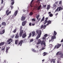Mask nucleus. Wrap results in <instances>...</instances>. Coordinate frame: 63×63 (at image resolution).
Returning a JSON list of instances; mask_svg holds the SVG:
<instances>
[{
  "mask_svg": "<svg viewBox=\"0 0 63 63\" xmlns=\"http://www.w3.org/2000/svg\"><path fill=\"white\" fill-rule=\"evenodd\" d=\"M39 16H40V15H37L36 17L37 20H38V18H39Z\"/></svg>",
  "mask_w": 63,
  "mask_h": 63,
  "instance_id": "obj_33",
  "label": "nucleus"
},
{
  "mask_svg": "<svg viewBox=\"0 0 63 63\" xmlns=\"http://www.w3.org/2000/svg\"><path fill=\"white\" fill-rule=\"evenodd\" d=\"M25 17L24 16H23L21 18V20L22 21H23V20H24L25 19Z\"/></svg>",
  "mask_w": 63,
  "mask_h": 63,
  "instance_id": "obj_11",
  "label": "nucleus"
},
{
  "mask_svg": "<svg viewBox=\"0 0 63 63\" xmlns=\"http://www.w3.org/2000/svg\"><path fill=\"white\" fill-rule=\"evenodd\" d=\"M17 42H18V40H16L15 41V44L16 45L17 44Z\"/></svg>",
  "mask_w": 63,
  "mask_h": 63,
  "instance_id": "obj_29",
  "label": "nucleus"
},
{
  "mask_svg": "<svg viewBox=\"0 0 63 63\" xmlns=\"http://www.w3.org/2000/svg\"><path fill=\"white\" fill-rule=\"evenodd\" d=\"M4 2V0H1V4H3V2Z\"/></svg>",
  "mask_w": 63,
  "mask_h": 63,
  "instance_id": "obj_45",
  "label": "nucleus"
},
{
  "mask_svg": "<svg viewBox=\"0 0 63 63\" xmlns=\"http://www.w3.org/2000/svg\"><path fill=\"white\" fill-rule=\"evenodd\" d=\"M6 23L5 22H3L1 24V25H4V26H5L6 24Z\"/></svg>",
  "mask_w": 63,
  "mask_h": 63,
  "instance_id": "obj_22",
  "label": "nucleus"
},
{
  "mask_svg": "<svg viewBox=\"0 0 63 63\" xmlns=\"http://www.w3.org/2000/svg\"><path fill=\"white\" fill-rule=\"evenodd\" d=\"M22 43H23V40H21L20 41L19 43H18V45L20 46H21V45L22 44Z\"/></svg>",
  "mask_w": 63,
  "mask_h": 63,
  "instance_id": "obj_7",
  "label": "nucleus"
},
{
  "mask_svg": "<svg viewBox=\"0 0 63 63\" xmlns=\"http://www.w3.org/2000/svg\"><path fill=\"white\" fill-rule=\"evenodd\" d=\"M62 9H63L61 7H59V11H60L61 10H62Z\"/></svg>",
  "mask_w": 63,
  "mask_h": 63,
  "instance_id": "obj_25",
  "label": "nucleus"
},
{
  "mask_svg": "<svg viewBox=\"0 0 63 63\" xmlns=\"http://www.w3.org/2000/svg\"><path fill=\"white\" fill-rule=\"evenodd\" d=\"M62 0H61L59 1V5H61L62 3Z\"/></svg>",
  "mask_w": 63,
  "mask_h": 63,
  "instance_id": "obj_31",
  "label": "nucleus"
},
{
  "mask_svg": "<svg viewBox=\"0 0 63 63\" xmlns=\"http://www.w3.org/2000/svg\"><path fill=\"white\" fill-rule=\"evenodd\" d=\"M55 4H58V2H55Z\"/></svg>",
  "mask_w": 63,
  "mask_h": 63,
  "instance_id": "obj_64",
  "label": "nucleus"
},
{
  "mask_svg": "<svg viewBox=\"0 0 63 63\" xmlns=\"http://www.w3.org/2000/svg\"><path fill=\"white\" fill-rule=\"evenodd\" d=\"M46 25H45L44 26H43V28L44 29H45L46 28Z\"/></svg>",
  "mask_w": 63,
  "mask_h": 63,
  "instance_id": "obj_44",
  "label": "nucleus"
},
{
  "mask_svg": "<svg viewBox=\"0 0 63 63\" xmlns=\"http://www.w3.org/2000/svg\"><path fill=\"white\" fill-rule=\"evenodd\" d=\"M49 16L50 17H52L53 16V15L52 14H50L49 15Z\"/></svg>",
  "mask_w": 63,
  "mask_h": 63,
  "instance_id": "obj_42",
  "label": "nucleus"
},
{
  "mask_svg": "<svg viewBox=\"0 0 63 63\" xmlns=\"http://www.w3.org/2000/svg\"><path fill=\"white\" fill-rule=\"evenodd\" d=\"M52 47V45L50 44L49 45V47L50 48H51V47Z\"/></svg>",
  "mask_w": 63,
  "mask_h": 63,
  "instance_id": "obj_37",
  "label": "nucleus"
},
{
  "mask_svg": "<svg viewBox=\"0 0 63 63\" xmlns=\"http://www.w3.org/2000/svg\"><path fill=\"white\" fill-rule=\"evenodd\" d=\"M48 35H47V34H45L44 36V37H43V40H45L46 39V38L47 36Z\"/></svg>",
  "mask_w": 63,
  "mask_h": 63,
  "instance_id": "obj_8",
  "label": "nucleus"
},
{
  "mask_svg": "<svg viewBox=\"0 0 63 63\" xmlns=\"http://www.w3.org/2000/svg\"><path fill=\"white\" fill-rule=\"evenodd\" d=\"M61 46V45L60 44H57V45L55 46L54 48L53 49L54 50V49H55V48H56L57 49H58V48H59Z\"/></svg>",
  "mask_w": 63,
  "mask_h": 63,
  "instance_id": "obj_3",
  "label": "nucleus"
},
{
  "mask_svg": "<svg viewBox=\"0 0 63 63\" xmlns=\"http://www.w3.org/2000/svg\"><path fill=\"white\" fill-rule=\"evenodd\" d=\"M32 37L34 36L35 34V31L32 32Z\"/></svg>",
  "mask_w": 63,
  "mask_h": 63,
  "instance_id": "obj_21",
  "label": "nucleus"
},
{
  "mask_svg": "<svg viewBox=\"0 0 63 63\" xmlns=\"http://www.w3.org/2000/svg\"><path fill=\"white\" fill-rule=\"evenodd\" d=\"M10 7H11V10H12V9H13V8H14V7L12 5H11Z\"/></svg>",
  "mask_w": 63,
  "mask_h": 63,
  "instance_id": "obj_41",
  "label": "nucleus"
},
{
  "mask_svg": "<svg viewBox=\"0 0 63 63\" xmlns=\"http://www.w3.org/2000/svg\"><path fill=\"white\" fill-rule=\"evenodd\" d=\"M14 37H15V36L13 35V36H12L11 38H14Z\"/></svg>",
  "mask_w": 63,
  "mask_h": 63,
  "instance_id": "obj_57",
  "label": "nucleus"
},
{
  "mask_svg": "<svg viewBox=\"0 0 63 63\" xmlns=\"http://www.w3.org/2000/svg\"><path fill=\"white\" fill-rule=\"evenodd\" d=\"M4 44L5 42H1L0 43V46H2L4 45Z\"/></svg>",
  "mask_w": 63,
  "mask_h": 63,
  "instance_id": "obj_18",
  "label": "nucleus"
},
{
  "mask_svg": "<svg viewBox=\"0 0 63 63\" xmlns=\"http://www.w3.org/2000/svg\"><path fill=\"white\" fill-rule=\"evenodd\" d=\"M63 54L61 52H59V54H60H60Z\"/></svg>",
  "mask_w": 63,
  "mask_h": 63,
  "instance_id": "obj_46",
  "label": "nucleus"
},
{
  "mask_svg": "<svg viewBox=\"0 0 63 63\" xmlns=\"http://www.w3.org/2000/svg\"><path fill=\"white\" fill-rule=\"evenodd\" d=\"M43 26H44L42 25L41 27V29H42V28H43Z\"/></svg>",
  "mask_w": 63,
  "mask_h": 63,
  "instance_id": "obj_43",
  "label": "nucleus"
},
{
  "mask_svg": "<svg viewBox=\"0 0 63 63\" xmlns=\"http://www.w3.org/2000/svg\"><path fill=\"white\" fill-rule=\"evenodd\" d=\"M44 18H45V17H43L42 19V20H44Z\"/></svg>",
  "mask_w": 63,
  "mask_h": 63,
  "instance_id": "obj_51",
  "label": "nucleus"
},
{
  "mask_svg": "<svg viewBox=\"0 0 63 63\" xmlns=\"http://www.w3.org/2000/svg\"><path fill=\"white\" fill-rule=\"evenodd\" d=\"M36 32L37 33L38 35L36 37V40H38L39 38H40L41 36V35L42 34V31L41 30L37 31Z\"/></svg>",
  "mask_w": 63,
  "mask_h": 63,
  "instance_id": "obj_1",
  "label": "nucleus"
},
{
  "mask_svg": "<svg viewBox=\"0 0 63 63\" xmlns=\"http://www.w3.org/2000/svg\"><path fill=\"white\" fill-rule=\"evenodd\" d=\"M11 13V11L9 10H7L6 11V14L7 16H8L9 14H10Z\"/></svg>",
  "mask_w": 63,
  "mask_h": 63,
  "instance_id": "obj_4",
  "label": "nucleus"
},
{
  "mask_svg": "<svg viewBox=\"0 0 63 63\" xmlns=\"http://www.w3.org/2000/svg\"><path fill=\"white\" fill-rule=\"evenodd\" d=\"M19 37V35H18L17 34L15 36V38L16 39H17V38H18Z\"/></svg>",
  "mask_w": 63,
  "mask_h": 63,
  "instance_id": "obj_20",
  "label": "nucleus"
},
{
  "mask_svg": "<svg viewBox=\"0 0 63 63\" xmlns=\"http://www.w3.org/2000/svg\"><path fill=\"white\" fill-rule=\"evenodd\" d=\"M58 9L57 8L56 9V10L55 11V12H57L58 11Z\"/></svg>",
  "mask_w": 63,
  "mask_h": 63,
  "instance_id": "obj_54",
  "label": "nucleus"
},
{
  "mask_svg": "<svg viewBox=\"0 0 63 63\" xmlns=\"http://www.w3.org/2000/svg\"><path fill=\"white\" fill-rule=\"evenodd\" d=\"M32 36V33H30L29 35V36L28 37V38H29L31 37V36Z\"/></svg>",
  "mask_w": 63,
  "mask_h": 63,
  "instance_id": "obj_26",
  "label": "nucleus"
},
{
  "mask_svg": "<svg viewBox=\"0 0 63 63\" xmlns=\"http://www.w3.org/2000/svg\"><path fill=\"white\" fill-rule=\"evenodd\" d=\"M32 24V23H30L29 24V25L31 26V25Z\"/></svg>",
  "mask_w": 63,
  "mask_h": 63,
  "instance_id": "obj_52",
  "label": "nucleus"
},
{
  "mask_svg": "<svg viewBox=\"0 0 63 63\" xmlns=\"http://www.w3.org/2000/svg\"><path fill=\"white\" fill-rule=\"evenodd\" d=\"M13 16H11L10 18L11 19H13V18H14V17H13Z\"/></svg>",
  "mask_w": 63,
  "mask_h": 63,
  "instance_id": "obj_35",
  "label": "nucleus"
},
{
  "mask_svg": "<svg viewBox=\"0 0 63 63\" xmlns=\"http://www.w3.org/2000/svg\"><path fill=\"white\" fill-rule=\"evenodd\" d=\"M3 33L2 32H1L0 33V34H3Z\"/></svg>",
  "mask_w": 63,
  "mask_h": 63,
  "instance_id": "obj_56",
  "label": "nucleus"
},
{
  "mask_svg": "<svg viewBox=\"0 0 63 63\" xmlns=\"http://www.w3.org/2000/svg\"><path fill=\"white\" fill-rule=\"evenodd\" d=\"M5 49V47L1 49L2 50H4Z\"/></svg>",
  "mask_w": 63,
  "mask_h": 63,
  "instance_id": "obj_55",
  "label": "nucleus"
},
{
  "mask_svg": "<svg viewBox=\"0 0 63 63\" xmlns=\"http://www.w3.org/2000/svg\"><path fill=\"white\" fill-rule=\"evenodd\" d=\"M40 19H41V18H39L38 19V22L40 20Z\"/></svg>",
  "mask_w": 63,
  "mask_h": 63,
  "instance_id": "obj_58",
  "label": "nucleus"
},
{
  "mask_svg": "<svg viewBox=\"0 0 63 63\" xmlns=\"http://www.w3.org/2000/svg\"><path fill=\"white\" fill-rule=\"evenodd\" d=\"M55 60L54 59H51L50 60V63H55Z\"/></svg>",
  "mask_w": 63,
  "mask_h": 63,
  "instance_id": "obj_9",
  "label": "nucleus"
},
{
  "mask_svg": "<svg viewBox=\"0 0 63 63\" xmlns=\"http://www.w3.org/2000/svg\"><path fill=\"white\" fill-rule=\"evenodd\" d=\"M26 23V21H24L23 22H22V26H24Z\"/></svg>",
  "mask_w": 63,
  "mask_h": 63,
  "instance_id": "obj_12",
  "label": "nucleus"
},
{
  "mask_svg": "<svg viewBox=\"0 0 63 63\" xmlns=\"http://www.w3.org/2000/svg\"><path fill=\"white\" fill-rule=\"evenodd\" d=\"M49 8H50V5H48L47 6V10H49Z\"/></svg>",
  "mask_w": 63,
  "mask_h": 63,
  "instance_id": "obj_27",
  "label": "nucleus"
},
{
  "mask_svg": "<svg viewBox=\"0 0 63 63\" xmlns=\"http://www.w3.org/2000/svg\"><path fill=\"white\" fill-rule=\"evenodd\" d=\"M10 41H11V42H12L13 41V40H12V39L10 38L7 40V42H9Z\"/></svg>",
  "mask_w": 63,
  "mask_h": 63,
  "instance_id": "obj_13",
  "label": "nucleus"
},
{
  "mask_svg": "<svg viewBox=\"0 0 63 63\" xmlns=\"http://www.w3.org/2000/svg\"><path fill=\"white\" fill-rule=\"evenodd\" d=\"M47 20H45V23H44V24H45L46 23H47Z\"/></svg>",
  "mask_w": 63,
  "mask_h": 63,
  "instance_id": "obj_38",
  "label": "nucleus"
},
{
  "mask_svg": "<svg viewBox=\"0 0 63 63\" xmlns=\"http://www.w3.org/2000/svg\"><path fill=\"white\" fill-rule=\"evenodd\" d=\"M32 51L33 52H35V53L37 52V51H36V50H35L33 48H32Z\"/></svg>",
  "mask_w": 63,
  "mask_h": 63,
  "instance_id": "obj_23",
  "label": "nucleus"
},
{
  "mask_svg": "<svg viewBox=\"0 0 63 63\" xmlns=\"http://www.w3.org/2000/svg\"><path fill=\"white\" fill-rule=\"evenodd\" d=\"M44 55H43V56H45V55H47V53L46 52H44Z\"/></svg>",
  "mask_w": 63,
  "mask_h": 63,
  "instance_id": "obj_40",
  "label": "nucleus"
},
{
  "mask_svg": "<svg viewBox=\"0 0 63 63\" xmlns=\"http://www.w3.org/2000/svg\"><path fill=\"white\" fill-rule=\"evenodd\" d=\"M42 62H44L45 61V59H43V60H42Z\"/></svg>",
  "mask_w": 63,
  "mask_h": 63,
  "instance_id": "obj_62",
  "label": "nucleus"
},
{
  "mask_svg": "<svg viewBox=\"0 0 63 63\" xmlns=\"http://www.w3.org/2000/svg\"><path fill=\"white\" fill-rule=\"evenodd\" d=\"M34 1V0H32L31 3V7H32V6L31 5L32 4V2H33V1Z\"/></svg>",
  "mask_w": 63,
  "mask_h": 63,
  "instance_id": "obj_28",
  "label": "nucleus"
},
{
  "mask_svg": "<svg viewBox=\"0 0 63 63\" xmlns=\"http://www.w3.org/2000/svg\"><path fill=\"white\" fill-rule=\"evenodd\" d=\"M11 42H9V43H8V44L9 45V44H11Z\"/></svg>",
  "mask_w": 63,
  "mask_h": 63,
  "instance_id": "obj_60",
  "label": "nucleus"
},
{
  "mask_svg": "<svg viewBox=\"0 0 63 63\" xmlns=\"http://www.w3.org/2000/svg\"><path fill=\"white\" fill-rule=\"evenodd\" d=\"M54 36L52 37L50 39V40L49 41V42H53V41H54V39H55L56 38V37L55 36H56V35L57 33H56V32L55 31H54Z\"/></svg>",
  "mask_w": 63,
  "mask_h": 63,
  "instance_id": "obj_2",
  "label": "nucleus"
},
{
  "mask_svg": "<svg viewBox=\"0 0 63 63\" xmlns=\"http://www.w3.org/2000/svg\"><path fill=\"white\" fill-rule=\"evenodd\" d=\"M48 19V17H47L46 18V20H47Z\"/></svg>",
  "mask_w": 63,
  "mask_h": 63,
  "instance_id": "obj_63",
  "label": "nucleus"
},
{
  "mask_svg": "<svg viewBox=\"0 0 63 63\" xmlns=\"http://www.w3.org/2000/svg\"><path fill=\"white\" fill-rule=\"evenodd\" d=\"M2 32L3 34H4V33H5V30H3L2 31Z\"/></svg>",
  "mask_w": 63,
  "mask_h": 63,
  "instance_id": "obj_48",
  "label": "nucleus"
},
{
  "mask_svg": "<svg viewBox=\"0 0 63 63\" xmlns=\"http://www.w3.org/2000/svg\"><path fill=\"white\" fill-rule=\"evenodd\" d=\"M37 3H40V1L39 0H38L37 1Z\"/></svg>",
  "mask_w": 63,
  "mask_h": 63,
  "instance_id": "obj_50",
  "label": "nucleus"
},
{
  "mask_svg": "<svg viewBox=\"0 0 63 63\" xmlns=\"http://www.w3.org/2000/svg\"><path fill=\"white\" fill-rule=\"evenodd\" d=\"M56 7H57V6H56V5L55 4V3L54 4V5H53V8L54 9H55V8H56Z\"/></svg>",
  "mask_w": 63,
  "mask_h": 63,
  "instance_id": "obj_24",
  "label": "nucleus"
},
{
  "mask_svg": "<svg viewBox=\"0 0 63 63\" xmlns=\"http://www.w3.org/2000/svg\"><path fill=\"white\" fill-rule=\"evenodd\" d=\"M58 58L59 60V61H60V60H61V58L60 57H58Z\"/></svg>",
  "mask_w": 63,
  "mask_h": 63,
  "instance_id": "obj_39",
  "label": "nucleus"
},
{
  "mask_svg": "<svg viewBox=\"0 0 63 63\" xmlns=\"http://www.w3.org/2000/svg\"><path fill=\"white\" fill-rule=\"evenodd\" d=\"M43 40L42 41L41 43V45H44V46H46V43H45V41H46V40H44V39H43Z\"/></svg>",
  "mask_w": 63,
  "mask_h": 63,
  "instance_id": "obj_5",
  "label": "nucleus"
},
{
  "mask_svg": "<svg viewBox=\"0 0 63 63\" xmlns=\"http://www.w3.org/2000/svg\"><path fill=\"white\" fill-rule=\"evenodd\" d=\"M16 30L15 29L14 31H13V32L14 33H16Z\"/></svg>",
  "mask_w": 63,
  "mask_h": 63,
  "instance_id": "obj_49",
  "label": "nucleus"
},
{
  "mask_svg": "<svg viewBox=\"0 0 63 63\" xmlns=\"http://www.w3.org/2000/svg\"><path fill=\"white\" fill-rule=\"evenodd\" d=\"M63 42V39L61 41V42Z\"/></svg>",
  "mask_w": 63,
  "mask_h": 63,
  "instance_id": "obj_61",
  "label": "nucleus"
},
{
  "mask_svg": "<svg viewBox=\"0 0 63 63\" xmlns=\"http://www.w3.org/2000/svg\"><path fill=\"white\" fill-rule=\"evenodd\" d=\"M17 10L15 11L14 12V15L15 16H16L17 15Z\"/></svg>",
  "mask_w": 63,
  "mask_h": 63,
  "instance_id": "obj_15",
  "label": "nucleus"
},
{
  "mask_svg": "<svg viewBox=\"0 0 63 63\" xmlns=\"http://www.w3.org/2000/svg\"><path fill=\"white\" fill-rule=\"evenodd\" d=\"M59 54V52H58L57 53H56V55H58V54Z\"/></svg>",
  "mask_w": 63,
  "mask_h": 63,
  "instance_id": "obj_53",
  "label": "nucleus"
},
{
  "mask_svg": "<svg viewBox=\"0 0 63 63\" xmlns=\"http://www.w3.org/2000/svg\"><path fill=\"white\" fill-rule=\"evenodd\" d=\"M46 7H47V5H43V7L44 8H46Z\"/></svg>",
  "mask_w": 63,
  "mask_h": 63,
  "instance_id": "obj_36",
  "label": "nucleus"
},
{
  "mask_svg": "<svg viewBox=\"0 0 63 63\" xmlns=\"http://www.w3.org/2000/svg\"><path fill=\"white\" fill-rule=\"evenodd\" d=\"M9 48H10V47H8L7 48L6 51V53H8V50H9Z\"/></svg>",
  "mask_w": 63,
  "mask_h": 63,
  "instance_id": "obj_16",
  "label": "nucleus"
},
{
  "mask_svg": "<svg viewBox=\"0 0 63 63\" xmlns=\"http://www.w3.org/2000/svg\"><path fill=\"white\" fill-rule=\"evenodd\" d=\"M23 12H25V10H22Z\"/></svg>",
  "mask_w": 63,
  "mask_h": 63,
  "instance_id": "obj_59",
  "label": "nucleus"
},
{
  "mask_svg": "<svg viewBox=\"0 0 63 63\" xmlns=\"http://www.w3.org/2000/svg\"><path fill=\"white\" fill-rule=\"evenodd\" d=\"M51 21L50 20H49L47 22V24L46 25V26H47V25H48V24H51Z\"/></svg>",
  "mask_w": 63,
  "mask_h": 63,
  "instance_id": "obj_17",
  "label": "nucleus"
},
{
  "mask_svg": "<svg viewBox=\"0 0 63 63\" xmlns=\"http://www.w3.org/2000/svg\"><path fill=\"white\" fill-rule=\"evenodd\" d=\"M41 40L40 39H39L38 41V42L37 43V45H39V44H40V43H41Z\"/></svg>",
  "mask_w": 63,
  "mask_h": 63,
  "instance_id": "obj_19",
  "label": "nucleus"
},
{
  "mask_svg": "<svg viewBox=\"0 0 63 63\" xmlns=\"http://www.w3.org/2000/svg\"><path fill=\"white\" fill-rule=\"evenodd\" d=\"M60 57L61 58H63V54H61V55H60Z\"/></svg>",
  "mask_w": 63,
  "mask_h": 63,
  "instance_id": "obj_30",
  "label": "nucleus"
},
{
  "mask_svg": "<svg viewBox=\"0 0 63 63\" xmlns=\"http://www.w3.org/2000/svg\"><path fill=\"white\" fill-rule=\"evenodd\" d=\"M25 37H26V33H23V35L22 36V37L23 38H24Z\"/></svg>",
  "mask_w": 63,
  "mask_h": 63,
  "instance_id": "obj_14",
  "label": "nucleus"
},
{
  "mask_svg": "<svg viewBox=\"0 0 63 63\" xmlns=\"http://www.w3.org/2000/svg\"><path fill=\"white\" fill-rule=\"evenodd\" d=\"M23 30H20V32L19 33V35L20 36H22V35L23 34Z\"/></svg>",
  "mask_w": 63,
  "mask_h": 63,
  "instance_id": "obj_10",
  "label": "nucleus"
},
{
  "mask_svg": "<svg viewBox=\"0 0 63 63\" xmlns=\"http://www.w3.org/2000/svg\"><path fill=\"white\" fill-rule=\"evenodd\" d=\"M33 41H34V39H31L30 42H33Z\"/></svg>",
  "mask_w": 63,
  "mask_h": 63,
  "instance_id": "obj_34",
  "label": "nucleus"
},
{
  "mask_svg": "<svg viewBox=\"0 0 63 63\" xmlns=\"http://www.w3.org/2000/svg\"><path fill=\"white\" fill-rule=\"evenodd\" d=\"M33 15V13L32 12H31L30 14V16H31Z\"/></svg>",
  "mask_w": 63,
  "mask_h": 63,
  "instance_id": "obj_47",
  "label": "nucleus"
},
{
  "mask_svg": "<svg viewBox=\"0 0 63 63\" xmlns=\"http://www.w3.org/2000/svg\"><path fill=\"white\" fill-rule=\"evenodd\" d=\"M15 3V1H12V2L11 3V5H13L14 4V3Z\"/></svg>",
  "mask_w": 63,
  "mask_h": 63,
  "instance_id": "obj_32",
  "label": "nucleus"
},
{
  "mask_svg": "<svg viewBox=\"0 0 63 63\" xmlns=\"http://www.w3.org/2000/svg\"><path fill=\"white\" fill-rule=\"evenodd\" d=\"M41 5H40L38 7L37 6H36V7H34V9H37V10H39L41 8Z\"/></svg>",
  "mask_w": 63,
  "mask_h": 63,
  "instance_id": "obj_6",
  "label": "nucleus"
}]
</instances>
